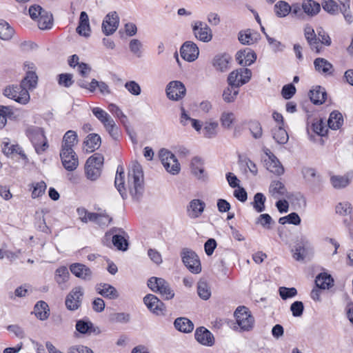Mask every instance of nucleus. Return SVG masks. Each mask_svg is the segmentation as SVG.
Masks as SVG:
<instances>
[{
    "label": "nucleus",
    "instance_id": "nucleus-1",
    "mask_svg": "<svg viewBox=\"0 0 353 353\" xmlns=\"http://www.w3.org/2000/svg\"><path fill=\"white\" fill-rule=\"evenodd\" d=\"M128 184L132 199L136 201L140 200L144 192L143 174L140 164H133L129 170Z\"/></svg>",
    "mask_w": 353,
    "mask_h": 353
},
{
    "label": "nucleus",
    "instance_id": "nucleus-2",
    "mask_svg": "<svg viewBox=\"0 0 353 353\" xmlns=\"http://www.w3.org/2000/svg\"><path fill=\"white\" fill-rule=\"evenodd\" d=\"M26 134L38 154H41L47 150L49 145L43 128L30 126L27 128Z\"/></svg>",
    "mask_w": 353,
    "mask_h": 353
},
{
    "label": "nucleus",
    "instance_id": "nucleus-3",
    "mask_svg": "<svg viewBox=\"0 0 353 353\" xmlns=\"http://www.w3.org/2000/svg\"><path fill=\"white\" fill-rule=\"evenodd\" d=\"M148 288L154 292L159 293L165 300H170L174 296V292L169 283L163 278L152 276L148 281Z\"/></svg>",
    "mask_w": 353,
    "mask_h": 353
},
{
    "label": "nucleus",
    "instance_id": "nucleus-4",
    "mask_svg": "<svg viewBox=\"0 0 353 353\" xmlns=\"http://www.w3.org/2000/svg\"><path fill=\"white\" fill-rule=\"evenodd\" d=\"M234 316L236 324L241 331L248 332L253 328L254 319L249 309L245 306H239L236 309Z\"/></svg>",
    "mask_w": 353,
    "mask_h": 353
},
{
    "label": "nucleus",
    "instance_id": "nucleus-5",
    "mask_svg": "<svg viewBox=\"0 0 353 353\" xmlns=\"http://www.w3.org/2000/svg\"><path fill=\"white\" fill-rule=\"evenodd\" d=\"M106 239H112L113 245L120 251H126L128 249V234L121 228H113L110 232L105 233Z\"/></svg>",
    "mask_w": 353,
    "mask_h": 353
},
{
    "label": "nucleus",
    "instance_id": "nucleus-6",
    "mask_svg": "<svg viewBox=\"0 0 353 353\" xmlns=\"http://www.w3.org/2000/svg\"><path fill=\"white\" fill-rule=\"evenodd\" d=\"M3 94L7 98L12 99L20 104H27L30 99L29 92L22 89L20 85H10L7 86L3 92Z\"/></svg>",
    "mask_w": 353,
    "mask_h": 353
},
{
    "label": "nucleus",
    "instance_id": "nucleus-7",
    "mask_svg": "<svg viewBox=\"0 0 353 353\" xmlns=\"http://www.w3.org/2000/svg\"><path fill=\"white\" fill-rule=\"evenodd\" d=\"M160 160L165 170L173 174H177L181 170L180 163L175 155L166 149L159 151Z\"/></svg>",
    "mask_w": 353,
    "mask_h": 353
},
{
    "label": "nucleus",
    "instance_id": "nucleus-8",
    "mask_svg": "<svg viewBox=\"0 0 353 353\" xmlns=\"http://www.w3.org/2000/svg\"><path fill=\"white\" fill-rule=\"evenodd\" d=\"M182 261L190 272L198 274L201 271V265L198 255L193 250L183 248L181 252Z\"/></svg>",
    "mask_w": 353,
    "mask_h": 353
},
{
    "label": "nucleus",
    "instance_id": "nucleus-9",
    "mask_svg": "<svg viewBox=\"0 0 353 353\" xmlns=\"http://www.w3.org/2000/svg\"><path fill=\"white\" fill-rule=\"evenodd\" d=\"M252 71L246 68H241L230 72L228 77V83L229 85H234L239 88L247 83L251 79Z\"/></svg>",
    "mask_w": 353,
    "mask_h": 353
},
{
    "label": "nucleus",
    "instance_id": "nucleus-10",
    "mask_svg": "<svg viewBox=\"0 0 353 353\" xmlns=\"http://www.w3.org/2000/svg\"><path fill=\"white\" fill-rule=\"evenodd\" d=\"M83 296V291L81 287L77 286L72 288L65 297V305L66 308L70 311L78 310L81 305Z\"/></svg>",
    "mask_w": 353,
    "mask_h": 353
},
{
    "label": "nucleus",
    "instance_id": "nucleus-11",
    "mask_svg": "<svg viewBox=\"0 0 353 353\" xmlns=\"http://www.w3.org/2000/svg\"><path fill=\"white\" fill-rule=\"evenodd\" d=\"M60 157L64 168L68 171L76 170L79 165L78 157L73 148H61Z\"/></svg>",
    "mask_w": 353,
    "mask_h": 353
},
{
    "label": "nucleus",
    "instance_id": "nucleus-12",
    "mask_svg": "<svg viewBox=\"0 0 353 353\" xmlns=\"http://www.w3.org/2000/svg\"><path fill=\"white\" fill-rule=\"evenodd\" d=\"M165 92L169 99L179 101L185 97L186 88L182 82L172 81L167 85Z\"/></svg>",
    "mask_w": 353,
    "mask_h": 353
},
{
    "label": "nucleus",
    "instance_id": "nucleus-13",
    "mask_svg": "<svg viewBox=\"0 0 353 353\" xmlns=\"http://www.w3.org/2000/svg\"><path fill=\"white\" fill-rule=\"evenodd\" d=\"M119 17L117 12H109L102 23V31L106 36L112 34L118 28Z\"/></svg>",
    "mask_w": 353,
    "mask_h": 353
},
{
    "label": "nucleus",
    "instance_id": "nucleus-14",
    "mask_svg": "<svg viewBox=\"0 0 353 353\" xmlns=\"http://www.w3.org/2000/svg\"><path fill=\"white\" fill-rule=\"evenodd\" d=\"M192 26L193 33L196 39L203 42H208L212 39V31L205 23L196 21Z\"/></svg>",
    "mask_w": 353,
    "mask_h": 353
},
{
    "label": "nucleus",
    "instance_id": "nucleus-15",
    "mask_svg": "<svg viewBox=\"0 0 353 353\" xmlns=\"http://www.w3.org/2000/svg\"><path fill=\"white\" fill-rule=\"evenodd\" d=\"M143 302L148 310L156 315L164 314L165 304L154 294H147L143 298Z\"/></svg>",
    "mask_w": 353,
    "mask_h": 353
},
{
    "label": "nucleus",
    "instance_id": "nucleus-16",
    "mask_svg": "<svg viewBox=\"0 0 353 353\" xmlns=\"http://www.w3.org/2000/svg\"><path fill=\"white\" fill-rule=\"evenodd\" d=\"M204 163L201 158L194 157L190 162L191 173L199 181H207L208 180V172L205 170Z\"/></svg>",
    "mask_w": 353,
    "mask_h": 353
},
{
    "label": "nucleus",
    "instance_id": "nucleus-17",
    "mask_svg": "<svg viewBox=\"0 0 353 353\" xmlns=\"http://www.w3.org/2000/svg\"><path fill=\"white\" fill-rule=\"evenodd\" d=\"M181 57L189 61L192 62L198 58L199 54V50L196 44L192 41H185L180 49Z\"/></svg>",
    "mask_w": 353,
    "mask_h": 353
},
{
    "label": "nucleus",
    "instance_id": "nucleus-18",
    "mask_svg": "<svg viewBox=\"0 0 353 353\" xmlns=\"http://www.w3.org/2000/svg\"><path fill=\"white\" fill-rule=\"evenodd\" d=\"M265 153L268 157L265 161L267 170L276 175L283 174L284 168L277 157L269 149H265Z\"/></svg>",
    "mask_w": 353,
    "mask_h": 353
},
{
    "label": "nucleus",
    "instance_id": "nucleus-19",
    "mask_svg": "<svg viewBox=\"0 0 353 353\" xmlns=\"http://www.w3.org/2000/svg\"><path fill=\"white\" fill-rule=\"evenodd\" d=\"M195 339L200 344L211 347L214 344V337L212 332L205 327H199L194 332Z\"/></svg>",
    "mask_w": 353,
    "mask_h": 353
},
{
    "label": "nucleus",
    "instance_id": "nucleus-20",
    "mask_svg": "<svg viewBox=\"0 0 353 353\" xmlns=\"http://www.w3.org/2000/svg\"><path fill=\"white\" fill-rule=\"evenodd\" d=\"M70 270L75 276L82 280L90 281L92 279V270L83 263H74L71 264L70 265Z\"/></svg>",
    "mask_w": 353,
    "mask_h": 353
},
{
    "label": "nucleus",
    "instance_id": "nucleus-21",
    "mask_svg": "<svg viewBox=\"0 0 353 353\" xmlns=\"http://www.w3.org/2000/svg\"><path fill=\"white\" fill-rule=\"evenodd\" d=\"M205 208V202L199 199H192L187 208L188 215L191 219H196L201 215Z\"/></svg>",
    "mask_w": 353,
    "mask_h": 353
},
{
    "label": "nucleus",
    "instance_id": "nucleus-22",
    "mask_svg": "<svg viewBox=\"0 0 353 353\" xmlns=\"http://www.w3.org/2000/svg\"><path fill=\"white\" fill-rule=\"evenodd\" d=\"M95 290L98 294L110 300L116 299L119 296L117 289L108 283H99L96 285Z\"/></svg>",
    "mask_w": 353,
    "mask_h": 353
},
{
    "label": "nucleus",
    "instance_id": "nucleus-23",
    "mask_svg": "<svg viewBox=\"0 0 353 353\" xmlns=\"http://www.w3.org/2000/svg\"><path fill=\"white\" fill-rule=\"evenodd\" d=\"M353 179V172H347L343 176L334 175L330 178V182L335 189H341L347 187Z\"/></svg>",
    "mask_w": 353,
    "mask_h": 353
},
{
    "label": "nucleus",
    "instance_id": "nucleus-24",
    "mask_svg": "<svg viewBox=\"0 0 353 353\" xmlns=\"http://www.w3.org/2000/svg\"><path fill=\"white\" fill-rule=\"evenodd\" d=\"M231 60V57L228 54H218L214 57L212 65L216 70L224 72L229 69Z\"/></svg>",
    "mask_w": 353,
    "mask_h": 353
},
{
    "label": "nucleus",
    "instance_id": "nucleus-25",
    "mask_svg": "<svg viewBox=\"0 0 353 353\" xmlns=\"http://www.w3.org/2000/svg\"><path fill=\"white\" fill-rule=\"evenodd\" d=\"M314 66L315 70L321 74L326 75H332L333 74V65L324 58L318 57L315 59Z\"/></svg>",
    "mask_w": 353,
    "mask_h": 353
},
{
    "label": "nucleus",
    "instance_id": "nucleus-26",
    "mask_svg": "<svg viewBox=\"0 0 353 353\" xmlns=\"http://www.w3.org/2000/svg\"><path fill=\"white\" fill-rule=\"evenodd\" d=\"M101 143V137L96 133L89 134L83 142L86 152L91 153L97 150Z\"/></svg>",
    "mask_w": 353,
    "mask_h": 353
},
{
    "label": "nucleus",
    "instance_id": "nucleus-27",
    "mask_svg": "<svg viewBox=\"0 0 353 353\" xmlns=\"http://www.w3.org/2000/svg\"><path fill=\"white\" fill-rule=\"evenodd\" d=\"M237 59L241 65L249 66L252 65L256 59V53L250 48L237 52Z\"/></svg>",
    "mask_w": 353,
    "mask_h": 353
},
{
    "label": "nucleus",
    "instance_id": "nucleus-28",
    "mask_svg": "<svg viewBox=\"0 0 353 353\" xmlns=\"http://www.w3.org/2000/svg\"><path fill=\"white\" fill-rule=\"evenodd\" d=\"M37 82L38 77L35 72L28 71L19 85L22 89H25L29 92V90H32L36 88Z\"/></svg>",
    "mask_w": 353,
    "mask_h": 353
},
{
    "label": "nucleus",
    "instance_id": "nucleus-29",
    "mask_svg": "<svg viewBox=\"0 0 353 353\" xmlns=\"http://www.w3.org/2000/svg\"><path fill=\"white\" fill-rule=\"evenodd\" d=\"M310 99L315 105L323 104L326 99L327 92L325 89L320 85H316L310 91Z\"/></svg>",
    "mask_w": 353,
    "mask_h": 353
},
{
    "label": "nucleus",
    "instance_id": "nucleus-30",
    "mask_svg": "<svg viewBox=\"0 0 353 353\" xmlns=\"http://www.w3.org/2000/svg\"><path fill=\"white\" fill-rule=\"evenodd\" d=\"M334 279L327 273L323 272L318 274L315 279V285L321 290H329L334 285Z\"/></svg>",
    "mask_w": 353,
    "mask_h": 353
},
{
    "label": "nucleus",
    "instance_id": "nucleus-31",
    "mask_svg": "<svg viewBox=\"0 0 353 353\" xmlns=\"http://www.w3.org/2000/svg\"><path fill=\"white\" fill-rule=\"evenodd\" d=\"M76 30L79 35L85 37L90 36V27L89 19L87 13L84 11L81 12L80 14L79 22Z\"/></svg>",
    "mask_w": 353,
    "mask_h": 353
},
{
    "label": "nucleus",
    "instance_id": "nucleus-32",
    "mask_svg": "<svg viewBox=\"0 0 353 353\" xmlns=\"http://www.w3.org/2000/svg\"><path fill=\"white\" fill-rule=\"evenodd\" d=\"M269 192L274 198L287 196L288 191L285 185L280 181H272L269 187Z\"/></svg>",
    "mask_w": 353,
    "mask_h": 353
},
{
    "label": "nucleus",
    "instance_id": "nucleus-33",
    "mask_svg": "<svg viewBox=\"0 0 353 353\" xmlns=\"http://www.w3.org/2000/svg\"><path fill=\"white\" fill-rule=\"evenodd\" d=\"M34 314L41 321L46 320L50 316V308L46 302L38 301L34 307Z\"/></svg>",
    "mask_w": 353,
    "mask_h": 353
},
{
    "label": "nucleus",
    "instance_id": "nucleus-34",
    "mask_svg": "<svg viewBox=\"0 0 353 353\" xmlns=\"http://www.w3.org/2000/svg\"><path fill=\"white\" fill-rule=\"evenodd\" d=\"M174 325L176 330L183 333H190L194 329L193 323L185 317H179L174 320Z\"/></svg>",
    "mask_w": 353,
    "mask_h": 353
},
{
    "label": "nucleus",
    "instance_id": "nucleus-35",
    "mask_svg": "<svg viewBox=\"0 0 353 353\" xmlns=\"http://www.w3.org/2000/svg\"><path fill=\"white\" fill-rule=\"evenodd\" d=\"M343 124V117L342 114L338 110L332 111L327 120L328 127L334 130H339Z\"/></svg>",
    "mask_w": 353,
    "mask_h": 353
},
{
    "label": "nucleus",
    "instance_id": "nucleus-36",
    "mask_svg": "<svg viewBox=\"0 0 353 353\" xmlns=\"http://www.w3.org/2000/svg\"><path fill=\"white\" fill-rule=\"evenodd\" d=\"M2 151L5 155L10 157L13 154H19L22 157L26 158L22 149L17 144H10L8 139H5L3 141Z\"/></svg>",
    "mask_w": 353,
    "mask_h": 353
},
{
    "label": "nucleus",
    "instance_id": "nucleus-37",
    "mask_svg": "<svg viewBox=\"0 0 353 353\" xmlns=\"http://www.w3.org/2000/svg\"><path fill=\"white\" fill-rule=\"evenodd\" d=\"M302 8L307 14L314 16L319 12L321 6L314 0H304L302 4Z\"/></svg>",
    "mask_w": 353,
    "mask_h": 353
},
{
    "label": "nucleus",
    "instance_id": "nucleus-38",
    "mask_svg": "<svg viewBox=\"0 0 353 353\" xmlns=\"http://www.w3.org/2000/svg\"><path fill=\"white\" fill-rule=\"evenodd\" d=\"M76 330L81 334H91L95 332L93 323L87 319H80L76 323Z\"/></svg>",
    "mask_w": 353,
    "mask_h": 353
},
{
    "label": "nucleus",
    "instance_id": "nucleus-39",
    "mask_svg": "<svg viewBox=\"0 0 353 353\" xmlns=\"http://www.w3.org/2000/svg\"><path fill=\"white\" fill-rule=\"evenodd\" d=\"M53 22L52 14L45 10L37 19L38 27L41 30H48L52 28Z\"/></svg>",
    "mask_w": 353,
    "mask_h": 353
},
{
    "label": "nucleus",
    "instance_id": "nucleus-40",
    "mask_svg": "<svg viewBox=\"0 0 353 353\" xmlns=\"http://www.w3.org/2000/svg\"><path fill=\"white\" fill-rule=\"evenodd\" d=\"M77 143V134L74 130L67 131L62 141L61 148L68 149L69 148H73V146Z\"/></svg>",
    "mask_w": 353,
    "mask_h": 353
},
{
    "label": "nucleus",
    "instance_id": "nucleus-41",
    "mask_svg": "<svg viewBox=\"0 0 353 353\" xmlns=\"http://www.w3.org/2000/svg\"><path fill=\"white\" fill-rule=\"evenodd\" d=\"M272 136L275 141L281 145L285 144L289 139L288 132L281 126L272 130Z\"/></svg>",
    "mask_w": 353,
    "mask_h": 353
},
{
    "label": "nucleus",
    "instance_id": "nucleus-42",
    "mask_svg": "<svg viewBox=\"0 0 353 353\" xmlns=\"http://www.w3.org/2000/svg\"><path fill=\"white\" fill-rule=\"evenodd\" d=\"M219 124L216 121L205 122L202 129V134L204 137L211 139L217 134Z\"/></svg>",
    "mask_w": 353,
    "mask_h": 353
},
{
    "label": "nucleus",
    "instance_id": "nucleus-43",
    "mask_svg": "<svg viewBox=\"0 0 353 353\" xmlns=\"http://www.w3.org/2000/svg\"><path fill=\"white\" fill-rule=\"evenodd\" d=\"M90 221L94 222L99 226H107L112 221V218L105 214L94 212L90 214Z\"/></svg>",
    "mask_w": 353,
    "mask_h": 353
},
{
    "label": "nucleus",
    "instance_id": "nucleus-44",
    "mask_svg": "<svg viewBox=\"0 0 353 353\" xmlns=\"http://www.w3.org/2000/svg\"><path fill=\"white\" fill-rule=\"evenodd\" d=\"M274 12L278 17L283 18L291 12V6L284 1H279L274 5Z\"/></svg>",
    "mask_w": 353,
    "mask_h": 353
},
{
    "label": "nucleus",
    "instance_id": "nucleus-45",
    "mask_svg": "<svg viewBox=\"0 0 353 353\" xmlns=\"http://www.w3.org/2000/svg\"><path fill=\"white\" fill-rule=\"evenodd\" d=\"M266 201V198L264 194L261 192H257L254 196V200L252 202V205L253 208L257 212H262L265 210V203Z\"/></svg>",
    "mask_w": 353,
    "mask_h": 353
},
{
    "label": "nucleus",
    "instance_id": "nucleus-46",
    "mask_svg": "<svg viewBox=\"0 0 353 353\" xmlns=\"http://www.w3.org/2000/svg\"><path fill=\"white\" fill-rule=\"evenodd\" d=\"M197 292L199 297L208 300L211 296V290L205 280L201 279L197 284Z\"/></svg>",
    "mask_w": 353,
    "mask_h": 353
},
{
    "label": "nucleus",
    "instance_id": "nucleus-47",
    "mask_svg": "<svg viewBox=\"0 0 353 353\" xmlns=\"http://www.w3.org/2000/svg\"><path fill=\"white\" fill-rule=\"evenodd\" d=\"M239 92V89L238 88L228 85V87L223 90V99L226 103H232L236 100Z\"/></svg>",
    "mask_w": 353,
    "mask_h": 353
},
{
    "label": "nucleus",
    "instance_id": "nucleus-48",
    "mask_svg": "<svg viewBox=\"0 0 353 353\" xmlns=\"http://www.w3.org/2000/svg\"><path fill=\"white\" fill-rule=\"evenodd\" d=\"M92 112L103 126L113 119L108 112L101 108L94 107L92 109Z\"/></svg>",
    "mask_w": 353,
    "mask_h": 353
},
{
    "label": "nucleus",
    "instance_id": "nucleus-49",
    "mask_svg": "<svg viewBox=\"0 0 353 353\" xmlns=\"http://www.w3.org/2000/svg\"><path fill=\"white\" fill-rule=\"evenodd\" d=\"M70 273L65 266H61L55 271L54 279L59 285H61L68 281Z\"/></svg>",
    "mask_w": 353,
    "mask_h": 353
},
{
    "label": "nucleus",
    "instance_id": "nucleus-50",
    "mask_svg": "<svg viewBox=\"0 0 353 353\" xmlns=\"http://www.w3.org/2000/svg\"><path fill=\"white\" fill-rule=\"evenodd\" d=\"M14 34L13 28L5 21H0V38L3 40L10 39Z\"/></svg>",
    "mask_w": 353,
    "mask_h": 353
},
{
    "label": "nucleus",
    "instance_id": "nucleus-51",
    "mask_svg": "<svg viewBox=\"0 0 353 353\" xmlns=\"http://www.w3.org/2000/svg\"><path fill=\"white\" fill-rule=\"evenodd\" d=\"M91 88V92H94L97 88H98L100 93L103 95H108L112 92L109 85L105 82L101 81H99L95 79H92Z\"/></svg>",
    "mask_w": 353,
    "mask_h": 353
},
{
    "label": "nucleus",
    "instance_id": "nucleus-52",
    "mask_svg": "<svg viewBox=\"0 0 353 353\" xmlns=\"http://www.w3.org/2000/svg\"><path fill=\"white\" fill-rule=\"evenodd\" d=\"M130 319V314L126 312H115L109 316L110 321L114 323H128Z\"/></svg>",
    "mask_w": 353,
    "mask_h": 353
},
{
    "label": "nucleus",
    "instance_id": "nucleus-53",
    "mask_svg": "<svg viewBox=\"0 0 353 353\" xmlns=\"http://www.w3.org/2000/svg\"><path fill=\"white\" fill-rule=\"evenodd\" d=\"M301 219L296 212H291L285 216L281 217L279 219V223L281 225L286 223L298 225L301 223Z\"/></svg>",
    "mask_w": 353,
    "mask_h": 353
},
{
    "label": "nucleus",
    "instance_id": "nucleus-54",
    "mask_svg": "<svg viewBox=\"0 0 353 353\" xmlns=\"http://www.w3.org/2000/svg\"><path fill=\"white\" fill-rule=\"evenodd\" d=\"M110 137L114 140H119L121 137V131L112 119L104 126Z\"/></svg>",
    "mask_w": 353,
    "mask_h": 353
},
{
    "label": "nucleus",
    "instance_id": "nucleus-55",
    "mask_svg": "<svg viewBox=\"0 0 353 353\" xmlns=\"http://www.w3.org/2000/svg\"><path fill=\"white\" fill-rule=\"evenodd\" d=\"M85 172L86 177L90 181H96L101 174V169L93 165L89 166L88 164L85 165Z\"/></svg>",
    "mask_w": 353,
    "mask_h": 353
},
{
    "label": "nucleus",
    "instance_id": "nucleus-56",
    "mask_svg": "<svg viewBox=\"0 0 353 353\" xmlns=\"http://www.w3.org/2000/svg\"><path fill=\"white\" fill-rule=\"evenodd\" d=\"M234 119V114L231 112H223L220 117V121L222 127L227 129L230 128Z\"/></svg>",
    "mask_w": 353,
    "mask_h": 353
},
{
    "label": "nucleus",
    "instance_id": "nucleus-57",
    "mask_svg": "<svg viewBox=\"0 0 353 353\" xmlns=\"http://www.w3.org/2000/svg\"><path fill=\"white\" fill-rule=\"evenodd\" d=\"M103 161L104 158L101 154L94 153L88 159L85 164H88L89 166L93 165V167H97L99 169H102Z\"/></svg>",
    "mask_w": 353,
    "mask_h": 353
},
{
    "label": "nucleus",
    "instance_id": "nucleus-58",
    "mask_svg": "<svg viewBox=\"0 0 353 353\" xmlns=\"http://www.w3.org/2000/svg\"><path fill=\"white\" fill-rule=\"evenodd\" d=\"M238 39L240 43L243 45H252L256 41V39L253 38L250 29L245 31H241L239 33Z\"/></svg>",
    "mask_w": 353,
    "mask_h": 353
},
{
    "label": "nucleus",
    "instance_id": "nucleus-59",
    "mask_svg": "<svg viewBox=\"0 0 353 353\" xmlns=\"http://www.w3.org/2000/svg\"><path fill=\"white\" fill-rule=\"evenodd\" d=\"M312 130L319 136H325L327 132V128L325 126L323 119H316L312 124Z\"/></svg>",
    "mask_w": 353,
    "mask_h": 353
},
{
    "label": "nucleus",
    "instance_id": "nucleus-60",
    "mask_svg": "<svg viewBox=\"0 0 353 353\" xmlns=\"http://www.w3.org/2000/svg\"><path fill=\"white\" fill-rule=\"evenodd\" d=\"M322 7L325 11L331 14H336L339 12V5L334 0H323Z\"/></svg>",
    "mask_w": 353,
    "mask_h": 353
},
{
    "label": "nucleus",
    "instance_id": "nucleus-61",
    "mask_svg": "<svg viewBox=\"0 0 353 353\" xmlns=\"http://www.w3.org/2000/svg\"><path fill=\"white\" fill-rule=\"evenodd\" d=\"M279 295L283 300L294 297L297 294V290L295 288L280 287L279 288Z\"/></svg>",
    "mask_w": 353,
    "mask_h": 353
},
{
    "label": "nucleus",
    "instance_id": "nucleus-62",
    "mask_svg": "<svg viewBox=\"0 0 353 353\" xmlns=\"http://www.w3.org/2000/svg\"><path fill=\"white\" fill-rule=\"evenodd\" d=\"M249 129L254 139H259L262 136V127L257 121H252L249 123Z\"/></svg>",
    "mask_w": 353,
    "mask_h": 353
},
{
    "label": "nucleus",
    "instance_id": "nucleus-63",
    "mask_svg": "<svg viewBox=\"0 0 353 353\" xmlns=\"http://www.w3.org/2000/svg\"><path fill=\"white\" fill-rule=\"evenodd\" d=\"M114 186L119 192L123 199L127 198V193L124 187V176H118L116 174L114 179Z\"/></svg>",
    "mask_w": 353,
    "mask_h": 353
},
{
    "label": "nucleus",
    "instance_id": "nucleus-64",
    "mask_svg": "<svg viewBox=\"0 0 353 353\" xmlns=\"http://www.w3.org/2000/svg\"><path fill=\"white\" fill-rule=\"evenodd\" d=\"M74 83L72 74L69 73L60 74L58 76V83L65 88L70 87Z\"/></svg>",
    "mask_w": 353,
    "mask_h": 353
}]
</instances>
